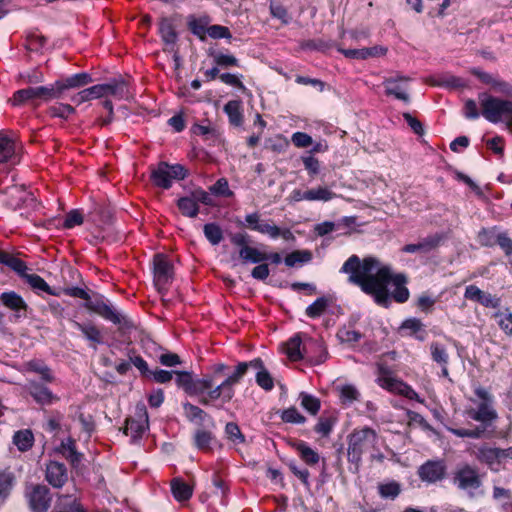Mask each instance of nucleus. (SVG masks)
<instances>
[{"mask_svg": "<svg viewBox=\"0 0 512 512\" xmlns=\"http://www.w3.org/2000/svg\"><path fill=\"white\" fill-rule=\"evenodd\" d=\"M464 296L466 299L478 302L485 307L497 308L500 304L499 298L482 291L475 285L467 286Z\"/></svg>", "mask_w": 512, "mask_h": 512, "instance_id": "20", "label": "nucleus"}, {"mask_svg": "<svg viewBox=\"0 0 512 512\" xmlns=\"http://www.w3.org/2000/svg\"><path fill=\"white\" fill-rule=\"evenodd\" d=\"M213 436L211 432L205 430H198L195 433L194 441L198 449L208 451L211 447Z\"/></svg>", "mask_w": 512, "mask_h": 512, "instance_id": "49", "label": "nucleus"}, {"mask_svg": "<svg viewBox=\"0 0 512 512\" xmlns=\"http://www.w3.org/2000/svg\"><path fill=\"white\" fill-rule=\"evenodd\" d=\"M497 232L495 230L483 229L478 233V241L483 246H494L497 241Z\"/></svg>", "mask_w": 512, "mask_h": 512, "instance_id": "59", "label": "nucleus"}, {"mask_svg": "<svg viewBox=\"0 0 512 512\" xmlns=\"http://www.w3.org/2000/svg\"><path fill=\"white\" fill-rule=\"evenodd\" d=\"M244 262L262 263L267 260V253L255 247L244 245L239 252Z\"/></svg>", "mask_w": 512, "mask_h": 512, "instance_id": "35", "label": "nucleus"}, {"mask_svg": "<svg viewBox=\"0 0 512 512\" xmlns=\"http://www.w3.org/2000/svg\"><path fill=\"white\" fill-rule=\"evenodd\" d=\"M446 475V465L442 460H429L418 469V476L423 482L435 483Z\"/></svg>", "mask_w": 512, "mask_h": 512, "instance_id": "16", "label": "nucleus"}, {"mask_svg": "<svg viewBox=\"0 0 512 512\" xmlns=\"http://www.w3.org/2000/svg\"><path fill=\"white\" fill-rule=\"evenodd\" d=\"M244 367H239L238 370L226 377L221 383L217 384L215 376H203V387H200L198 400L202 405H213L215 407H223L229 403L234 397V386L240 382L241 374Z\"/></svg>", "mask_w": 512, "mask_h": 512, "instance_id": "3", "label": "nucleus"}, {"mask_svg": "<svg viewBox=\"0 0 512 512\" xmlns=\"http://www.w3.org/2000/svg\"><path fill=\"white\" fill-rule=\"evenodd\" d=\"M377 383L380 387L390 393L404 396L410 400H416L423 403L417 392L407 383L394 376L392 370L379 363L377 365Z\"/></svg>", "mask_w": 512, "mask_h": 512, "instance_id": "7", "label": "nucleus"}, {"mask_svg": "<svg viewBox=\"0 0 512 512\" xmlns=\"http://www.w3.org/2000/svg\"><path fill=\"white\" fill-rule=\"evenodd\" d=\"M46 480L54 487H62L67 481V471L64 464L52 461L46 467Z\"/></svg>", "mask_w": 512, "mask_h": 512, "instance_id": "24", "label": "nucleus"}, {"mask_svg": "<svg viewBox=\"0 0 512 512\" xmlns=\"http://www.w3.org/2000/svg\"><path fill=\"white\" fill-rule=\"evenodd\" d=\"M341 271L349 274L351 283L358 285L363 292L374 296L380 304L388 299V283L395 286L393 291L395 301L404 303L409 298V291L405 287L406 277L402 274L393 275L388 266H381L375 258L367 257L361 262L358 256L352 255L343 264Z\"/></svg>", "mask_w": 512, "mask_h": 512, "instance_id": "1", "label": "nucleus"}, {"mask_svg": "<svg viewBox=\"0 0 512 512\" xmlns=\"http://www.w3.org/2000/svg\"><path fill=\"white\" fill-rule=\"evenodd\" d=\"M430 353L432 360L436 362L438 365L449 364V354L444 344L438 341L431 342Z\"/></svg>", "mask_w": 512, "mask_h": 512, "instance_id": "36", "label": "nucleus"}, {"mask_svg": "<svg viewBox=\"0 0 512 512\" xmlns=\"http://www.w3.org/2000/svg\"><path fill=\"white\" fill-rule=\"evenodd\" d=\"M214 62L221 67L239 66L238 59L233 55L218 53L214 55Z\"/></svg>", "mask_w": 512, "mask_h": 512, "instance_id": "61", "label": "nucleus"}, {"mask_svg": "<svg viewBox=\"0 0 512 512\" xmlns=\"http://www.w3.org/2000/svg\"><path fill=\"white\" fill-rule=\"evenodd\" d=\"M27 283L35 290L46 292L50 295H55V293L51 290L50 286L47 282L37 274H26L24 276Z\"/></svg>", "mask_w": 512, "mask_h": 512, "instance_id": "45", "label": "nucleus"}, {"mask_svg": "<svg viewBox=\"0 0 512 512\" xmlns=\"http://www.w3.org/2000/svg\"><path fill=\"white\" fill-rule=\"evenodd\" d=\"M454 482L463 490H474L481 484L477 470L468 465L463 466L456 472Z\"/></svg>", "mask_w": 512, "mask_h": 512, "instance_id": "17", "label": "nucleus"}, {"mask_svg": "<svg viewBox=\"0 0 512 512\" xmlns=\"http://www.w3.org/2000/svg\"><path fill=\"white\" fill-rule=\"evenodd\" d=\"M281 419L286 423L302 424L306 418L294 407L284 410Z\"/></svg>", "mask_w": 512, "mask_h": 512, "instance_id": "56", "label": "nucleus"}, {"mask_svg": "<svg viewBox=\"0 0 512 512\" xmlns=\"http://www.w3.org/2000/svg\"><path fill=\"white\" fill-rule=\"evenodd\" d=\"M379 494L382 498L395 499L401 491L399 483L391 481L378 486Z\"/></svg>", "mask_w": 512, "mask_h": 512, "instance_id": "47", "label": "nucleus"}, {"mask_svg": "<svg viewBox=\"0 0 512 512\" xmlns=\"http://www.w3.org/2000/svg\"><path fill=\"white\" fill-rule=\"evenodd\" d=\"M491 89L495 93L502 94L504 96L512 97V85L508 82L502 81L500 79L495 78Z\"/></svg>", "mask_w": 512, "mask_h": 512, "instance_id": "63", "label": "nucleus"}, {"mask_svg": "<svg viewBox=\"0 0 512 512\" xmlns=\"http://www.w3.org/2000/svg\"><path fill=\"white\" fill-rule=\"evenodd\" d=\"M256 383L266 391H270L274 388V380L267 369L259 370L257 372Z\"/></svg>", "mask_w": 512, "mask_h": 512, "instance_id": "57", "label": "nucleus"}, {"mask_svg": "<svg viewBox=\"0 0 512 512\" xmlns=\"http://www.w3.org/2000/svg\"><path fill=\"white\" fill-rule=\"evenodd\" d=\"M299 399L301 401V406L310 414L316 415L319 412L321 408V402L317 397L305 392H301Z\"/></svg>", "mask_w": 512, "mask_h": 512, "instance_id": "42", "label": "nucleus"}, {"mask_svg": "<svg viewBox=\"0 0 512 512\" xmlns=\"http://www.w3.org/2000/svg\"><path fill=\"white\" fill-rule=\"evenodd\" d=\"M311 259V254L308 251H293L285 257V264L293 267L297 263L308 262Z\"/></svg>", "mask_w": 512, "mask_h": 512, "instance_id": "55", "label": "nucleus"}, {"mask_svg": "<svg viewBox=\"0 0 512 512\" xmlns=\"http://www.w3.org/2000/svg\"><path fill=\"white\" fill-rule=\"evenodd\" d=\"M303 349L306 358L314 364L323 363L327 358L326 348L320 341L305 337Z\"/></svg>", "mask_w": 512, "mask_h": 512, "instance_id": "19", "label": "nucleus"}, {"mask_svg": "<svg viewBox=\"0 0 512 512\" xmlns=\"http://www.w3.org/2000/svg\"><path fill=\"white\" fill-rule=\"evenodd\" d=\"M304 342L305 339H302L301 334H296L285 343L284 352L290 361L296 362L306 357L303 349Z\"/></svg>", "mask_w": 512, "mask_h": 512, "instance_id": "26", "label": "nucleus"}, {"mask_svg": "<svg viewBox=\"0 0 512 512\" xmlns=\"http://www.w3.org/2000/svg\"><path fill=\"white\" fill-rule=\"evenodd\" d=\"M187 175V170L180 164L169 165L160 163L152 172L153 183L163 189H169L173 181L183 180Z\"/></svg>", "mask_w": 512, "mask_h": 512, "instance_id": "9", "label": "nucleus"}, {"mask_svg": "<svg viewBox=\"0 0 512 512\" xmlns=\"http://www.w3.org/2000/svg\"><path fill=\"white\" fill-rule=\"evenodd\" d=\"M204 235L212 245L219 244L223 239V232L221 228L214 223H209L204 226Z\"/></svg>", "mask_w": 512, "mask_h": 512, "instance_id": "46", "label": "nucleus"}, {"mask_svg": "<svg viewBox=\"0 0 512 512\" xmlns=\"http://www.w3.org/2000/svg\"><path fill=\"white\" fill-rule=\"evenodd\" d=\"M440 242V237L438 236H430L417 244H407L402 248L403 252L406 253H416V252H429L430 250L436 248Z\"/></svg>", "mask_w": 512, "mask_h": 512, "instance_id": "33", "label": "nucleus"}, {"mask_svg": "<svg viewBox=\"0 0 512 512\" xmlns=\"http://www.w3.org/2000/svg\"><path fill=\"white\" fill-rule=\"evenodd\" d=\"M474 394L476 398L469 399L473 406L466 408V415L472 420L483 424H490L495 421L498 414L493 407L492 394L479 385L474 387Z\"/></svg>", "mask_w": 512, "mask_h": 512, "instance_id": "6", "label": "nucleus"}, {"mask_svg": "<svg viewBox=\"0 0 512 512\" xmlns=\"http://www.w3.org/2000/svg\"><path fill=\"white\" fill-rule=\"evenodd\" d=\"M154 283L157 289L162 292L172 279V265L163 254H157L153 259Z\"/></svg>", "mask_w": 512, "mask_h": 512, "instance_id": "13", "label": "nucleus"}, {"mask_svg": "<svg viewBox=\"0 0 512 512\" xmlns=\"http://www.w3.org/2000/svg\"><path fill=\"white\" fill-rule=\"evenodd\" d=\"M27 389L29 394L38 404L50 405L59 400L58 396L53 394L50 389L36 382H31Z\"/></svg>", "mask_w": 512, "mask_h": 512, "instance_id": "25", "label": "nucleus"}, {"mask_svg": "<svg viewBox=\"0 0 512 512\" xmlns=\"http://www.w3.org/2000/svg\"><path fill=\"white\" fill-rule=\"evenodd\" d=\"M84 307L114 324L121 323V315L103 297L89 298Z\"/></svg>", "mask_w": 512, "mask_h": 512, "instance_id": "15", "label": "nucleus"}, {"mask_svg": "<svg viewBox=\"0 0 512 512\" xmlns=\"http://www.w3.org/2000/svg\"><path fill=\"white\" fill-rule=\"evenodd\" d=\"M74 112L75 109L69 104L60 103L50 108L51 115L60 118H68Z\"/></svg>", "mask_w": 512, "mask_h": 512, "instance_id": "60", "label": "nucleus"}, {"mask_svg": "<svg viewBox=\"0 0 512 512\" xmlns=\"http://www.w3.org/2000/svg\"><path fill=\"white\" fill-rule=\"evenodd\" d=\"M177 206L180 212L187 217H196L199 212L198 204L190 196L180 198Z\"/></svg>", "mask_w": 512, "mask_h": 512, "instance_id": "41", "label": "nucleus"}, {"mask_svg": "<svg viewBox=\"0 0 512 512\" xmlns=\"http://www.w3.org/2000/svg\"><path fill=\"white\" fill-rule=\"evenodd\" d=\"M245 227L260 234L267 235L272 239L282 237L285 240L293 239L289 229H281L272 220H264L257 212L245 216Z\"/></svg>", "mask_w": 512, "mask_h": 512, "instance_id": "8", "label": "nucleus"}, {"mask_svg": "<svg viewBox=\"0 0 512 512\" xmlns=\"http://www.w3.org/2000/svg\"><path fill=\"white\" fill-rule=\"evenodd\" d=\"M24 370L35 372V373L39 374V376L41 377V379L43 381H46L49 383H52L55 380V377H54L51 369L40 360H31V361L26 362L24 364Z\"/></svg>", "mask_w": 512, "mask_h": 512, "instance_id": "32", "label": "nucleus"}, {"mask_svg": "<svg viewBox=\"0 0 512 512\" xmlns=\"http://www.w3.org/2000/svg\"><path fill=\"white\" fill-rule=\"evenodd\" d=\"M159 32L162 39L168 44L174 43L177 38L174 26L169 19H161L159 23Z\"/></svg>", "mask_w": 512, "mask_h": 512, "instance_id": "43", "label": "nucleus"}, {"mask_svg": "<svg viewBox=\"0 0 512 512\" xmlns=\"http://www.w3.org/2000/svg\"><path fill=\"white\" fill-rule=\"evenodd\" d=\"M378 444L379 436L375 430L369 427L355 429L348 436V461L358 466L365 453H373L379 450Z\"/></svg>", "mask_w": 512, "mask_h": 512, "instance_id": "4", "label": "nucleus"}, {"mask_svg": "<svg viewBox=\"0 0 512 512\" xmlns=\"http://www.w3.org/2000/svg\"><path fill=\"white\" fill-rule=\"evenodd\" d=\"M494 316L498 319V325L503 332L512 335V313L506 309V312H497Z\"/></svg>", "mask_w": 512, "mask_h": 512, "instance_id": "52", "label": "nucleus"}, {"mask_svg": "<svg viewBox=\"0 0 512 512\" xmlns=\"http://www.w3.org/2000/svg\"><path fill=\"white\" fill-rule=\"evenodd\" d=\"M328 299L321 297L318 298L315 302L309 305L306 309V314L310 318H316L321 316L328 307Z\"/></svg>", "mask_w": 512, "mask_h": 512, "instance_id": "48", "label": "nucleus"}, {"mask_svg": "<svg viewBox=\"0 0 512 512\" xmlns=\"http://www.w3.org/2000/svg\"><path fill=\"white\" fill-rule=\"evenodd\" d=\"M13 475L11 472L4 470L0 472V498L4 499L10 493L13 485Z\"/></svg>", "mask_w": 512, "mask_h": 512, "instance_id": "54", "label": "nucleus"}, {"mask_svg": "<svg viewBox=\"0 0 512 512\" xmlns=\"http://www.w3.org/2000/svg\"><path fill=\"white\" fill-rule=\"evenodd\" d=\"M206 33L213 39L229 38L230 31L227 27L221 25H212L207 28Z\"/></svg>", "mask_w": 512, "mask_h": 512, "instance_id": "62", "label": "nucleus"}, {"mask_svg": "<svg viewBox=\"0 0 512 512\" xmlns=\"http://www.w3.org/2000/svg\"><path fill=\"white\" fill-rule=\"evenodd\" d=\"M337 422L335 412L323 413L314 427V431L322 437H327L332 432Z\"/></svg>", "mask_w": 512, "mask_h": 512, "instance_id": "30", "label": "nucleus"}, {"mask_svg": "<svg viewBox=\"0 0 512 512\" xmlns=\"http://www.w3.org/2000/svg\"><path fill=\"white\" fill-rule=\"evenodd\" d=\"M0 302L6 308L19 312L27 309V304L16 292H4L0 295Z\"/></svg>", "mask_w": 512, "mask_h": 512, "instance_id": "31", "label": "nucleus"}, {"mask_svg": "<svg viewBox=\"0 0 512 512\" xmlns=\"http://www.w3.org/2000/svg\"><path fill=\"white\" fill-rule=\"evenodd\" d=\"M412 78L401 73H395L383 80L386 96L394 97L405 103L410 101L409 84Z\"/></svg>", "mask_w": 512, "mask_h": 512, "instance_id": "10", "label": "nucleus"}, {"mask_svg": "<svg viewBox=\"0 0 512 512\" xmlns=\"http://www.w3.org/2000/svg\"><path fill=\"white\" fill-rule=\"evenodd\" d=\"M481 111H479L476 101L467 99L464 102L463 114L467 119H477L482 115L491 123L507 121L512 127V100H504L492 96L489 93H480L478 95Z\"/></svg>", "mask_w": 512, "mask_h": 512, "instance_id": "2", "label": "nucleus"}, {"mask_svg": "<svg viewBox=\"0 0 512 512\" xmlns=\"http://www.w3.org/2000/svg\"><path fill=\"white\" fill-rule=\"evenodd\" d=\"M337 337L342 343L354 344L361 339V334L354 329L343 327L337 332Z\"/></svg>", "mask_w": 512, "mask_h": 512, "instance_id": "50", "label": "nucleus"}, {"mask_svg": "<svg viewBox=\"0 0 512 512\" xmlns=\"http://www.w3.org/2000/svg\"><path fill=\"white\" fill-rule=\"evenodd\" d=\"M13 443L19 451L26 452L30 450L34 444V435L29 429L19 430L13 436Z\"/></svg>", "mask_w": 512, "mask_h": 512, "instance_id": "34", "label": "nucleus"}, {"mask_svg": "<svg viewBox=\"0 0 512 512\" xmlns=\"http://www.w3.org/2000/svg\"><path fill=\"white\" fill-rule=\"evenodd\" d=\"M92 82V78L88 73H78L66 78L59 79L55 82L59 97L67 89L80 88Z\"/></svg>", "mask_w": 512, "mask_h": 512, "instance_id": "21", "label": "nucleus"}, {"mask_svg": "<svg viewBox=\"0 0 512 512\" xmlns=\"http://www.w3.org/2000/svg\"><path fill=\"white\" fill-rule=\"evenodd\" d=\"M337 389L339 391V398H340L341 403L351 404V403L359 400L360 392L354 385L345 384V385L339 386Z\"/></svg>", "mask_w": 512, "mask_h": 512, "instance_id": "39", "label": "nucleus"}, {"mask_svg": "<svg viewBox=\"0 0 512 512\" xmlns=\"http://www.w3.org/2000/svg\"><path fill=\"white\" fill-rule=\"evenodd\" d=\"M469 451L478 461L487 464L494 470H497L504 460V449L496 448L488 444L474 446Z\"/></svg>", "mask_w": 512, "mask_h": 512, "instance_id": "12", "label": "nucleus"}, {"mask_svg": "<svg viewBox=\"0 0 512 512\" xmlns=\"http://www.w3.org/2000/svg\"><path fill=\"white\" fill-rule=\"evenodd\" d=\"M130 95L127 83L123 80H113L104 84H97L89 88L83 89L74 96L71 101L76 105H80L86 101L99 99L104 97H114L115 99H127Z\"/></svg>", "mask_w": 512, "mask_h": 512, "instance_id": "5", "label": "nucleus"}, {"mask_svg": "<svg viewBox=\"0 0 512 512\" xmlns=\"http://www.w3.org/2000/svg\"><path fill=\"white\" fill-rule=\"evenodd\" d=\"M176 375V383L182 388L187 394L197 396L200 391V387H203L202 378L194 380L192 375L188 372H174Z\"/></svg>", "mask_w": 512, "mask_h": 512, "instance_id": "23", "label": "nucleus"}, {"mask_svg": "<svg viewBox=\"0 0 512 512\" xmlns=\"http://www.w3.org/2000/svg\"><path fill=\"white\" fill-rule=\"evenodd\" d=\"M225 432H226L228 438L233 442L241 443L244 441V437L240 431L239 426L236 423H233V422L227 423V425L225 427Z\"/></svg>", "mask_w": 512, "mask_h": 512, "instance_id": "64", "label": "nucleus"}, {"mask_svg": "<svg viewBox=\"0 0 512 512\" xmlns=\"http://www.w3.org/2000/svg\"><path fill=\"white\" fill-rule=\"evenodd\" d=\"M149 419L146 407L143 403H138L135 407L134 417L126 420L124 433L133 440L139 439L147 431Z\"/></svg>", "mask_w": 512, "mask_h": 512, "instance_id": "11", "label": "nucleus"}, {"mask_svg": "<svg viewBox=\"0 0 512 512\" xmlns=\"http://www.w3.org/2000/svg\"><path fill=\"white\" fill-rule=\"evenodd\" d=\"M35 100L40 99L43 101H49L51 99L59 98V94L55 83L51 86H38L33 87Z\"/></svg>", "mask_w": 512, "mask_h": 512, "instance_id": "44", "label": "nucleus"}, {"mask_svg": "<svg viewBox=\"0 0 512 512\" xmlns=\"http://www.w3.org/2000/svg\"><path fill=\"white\" fill-rule=\"evenodd\" d=\"M291 141L297 148H307L313 145V139L310 135L304 132H295L291 137Z\"/></svg>", "mask_w": 512, "mask_h": 512, "instance_id": "58", "label": "nucleus"}, {"mask_svg": "<svg viewBox=\"0 0 512 512\" xmlns=\"http://www.w3.org/2000/svg\"><path fill=\"white\" fill-rule=\"evenodd\" d=\"M30 100H35L33 87L16 91L11 99V103L14 106H19Z\"/></svg>", "mask_w": 512, "mask_h": 512, "instance_id": "51", "label": "nucleus"}, {"mask_svg": "<svg viewBox=\"0 0 512 512\" xmlns=\"http://www.w3.org/2000/svg\"><path fill=\"white\" fill-rule=\"evenodd\" d=\"M17 137L11 131H0V163L13 160L16 156Z\"/></svg>", "mask_w": 512, "mask_h": 512, "instance_id": "18", "label": "nucleus"}, {"mask_svg": "<svg viewBox=\"0 0 512 512\" xmlns=\"http://www.w3.org/2000/svg\"><path fill=\"white\" fill-rule=\"evenodd\" d=\"M171 492L173 497L179 501H187L193 494V486L176 477L171 480Z\"/></svg>", "mask_w": 512, "mask_h": 512, "instance_id": "28", "label": "nucleus"}, {"mask_svg": "<svg viewBox=\"0 0 512 512\" xmlns=\"http://www.w3.org/2000/svg\"><path fill=\"white\" fill-rule=\"evenodd\" d=\"M73 325L75 328L80 330L83 335L94 344H99L102 342V335L100 330L93 324H82L77 321H73Z\"/></svg>", "mask_w": 512, "mask_h": 512, "instance_id": "37", "label": "nucleus"}, {"mask_svg": "<svg viewBox=\"0 0 512 512\" xmlns=\"http://www.w3.org/2000/svg\"><path fill=\"white\" fill-rule=\"evenodd\" d=\"M292 447L298 453L301 460L307 465L314 466L318 464L320 460V455L317 451L312 449L306 442L304 441H296L292 444Z\"/></svg>", "mask_w": 512, "mask_h": 512, "instance_id": "27", "label": "nucleus"}, {"mask_svg": "<svg viewBox=\"0 0 512 512\" xmlns=\"http://www.w3.org/2000/svg\"><path fill=\"white\" fill-rule=\"evenodd\" d=\"M224 111L229 120L234 125H240L243 120L241 102L237 100L228 101L224 106Z\"/></svg>", "mask_w": 512, "mask_h": 512, "instance_id": "38", "label": "nucleus"}, {"mask_svg": "<svg viewBox=\"0 0 512 512\" xmlns=\"http://www.w3.org/2000/svg\"><path fill=\"white\" fill-rule=\"evenodd\" d=\"M84 307L114 324L121 323V315L103 297L89 298Z\"/></svg>", "mask_w": 512, "mask_h": 512, "instance_id": "14", "label": "nucleus"}, {"mask_svg": "<svg viewBox=\"0 0 512 512\" xmlns=\"http://www.w3.org/2000/svg\"><path fill=\"white\" fill-rule=\"evenodd\" d=\"M336 197V194L328 187L318 186L303 192L302 198L306 201L328 202Z\"/></svg>", "mask_w": 512, "mask_h": 512, "instance_id": "29", "label": "nucleus"}, {"mask_svg": "<svg viewBox=\"0 0 512 512\" xmlns=\"http://www.w3.org/2000/svg\"><path fill=\"white\" fill-rule=\"evenodd\" d=\"M60 452L71 462L72 465H76L80 462L81 454L76 451L75 441L71 438H68L66 441L61 443Z\"/></svg>", "mask_w": 512, "mask_h": 512, "instance_id": "40", "label": "nucleus"}, {"mask_svg": "<svg viewBox=\"0 0 512 512\" xmlns=\"http://www.w3.org/2000/svg\"><path fill=\"white\" fill-rule=\"evenodd\" d=\"M183 410L184 414L190 421H203L204 417L206 416V413L204 410L199 408L196 405H193L191 403H184L183 404Z\"/></svg>", "mask_w": 512, "mask_h": 512, "instance_id": "53", "label": "nucleus"}, {"mask_svg": "<svg viewBox=\"0 0 512 512\" xmlns=\"http://www.w3.org/2000/svg\"><path fill=\"white\" fill-rule=\"evenodd\" d=\"M30 505L36 512H45L49 508L50 497L46 486L36 485L29 494Z\"/></svg>", "mask_w": 512, "mask_h": 512, "instance_id": "22", "label": "nucleus"}]
</instances>
